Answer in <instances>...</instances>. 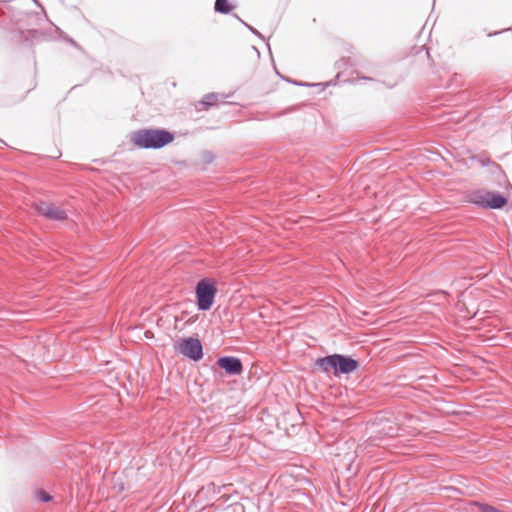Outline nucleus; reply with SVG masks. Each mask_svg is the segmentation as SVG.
<instances>
[{"label":"nucleus","mask_w":512,"mask_h":512,"mask_svg":"<svg viewBox=\"0 0 512 512\" xmlns=\"http://www.w3.org/2000/svg\"><path fill=\"white\" fill-rule=\"evenodd\" d=\"M246 26L249 28L250 31H252L254 34L256 35H259L258 31L255 30L253 27L249 26L248 24H246Z\"/></svg>","instance_id":"f8f14e48"},{"label":"nucleus","mask_w":512,"mask_h":512,"mask_svg":"<svg viewBox=\"0 0 512 512\" xmlns=\"http://www.w3.org/2000/svg\"><path fill=\"white\" fill-rule=\"evenodd\" d=\"M175 349L181 355L193 361H199L203 357V347L201 341L197 338H183L176 343Z\"/></svg>","instance_id":"39448f33"},{"label":"nucleus","mask_w":512,"mask_h":512,"mask_svg":"<svg viewBox=\"0 0 512 512\" xmlns=\"http://www.w3.org/2000/svg\"><path fill=\"white\" fill-rule=\"evenodd\" d=\"M216 293L217 289L209 279H201L196 285L198 309L201 311L209 310L214 302Z\"/></svg>","instance_id":"20e7f679"},{"label":"nucleus","mask_w":512,"mask_h":512,"mask_svg":"<svg viewBox=\"0 0 512 512\" xmlns=\"http://www.w3.org/2000/svg\"><path fill=\"white\" fill-rule=\"evenodd\" d=\"M316 365L325 373L333 372L335 376L354 372L359 363L357 360L342 354H332L317 359Z\"/></svg>","instance_id":"f03ea898"},{"label":"nucleus","mask_w":512,"mask_h":512,"mask_svg":"<svg viewBox=\"0 0 512 512\" xmlns=\"http://www.w3.org/2000/svg\"><path fill=\"white\" fill-rule=\"evenodd\" d=\"M37 496L42 502H49L52 499L51 495L43 490L38 491Z\"/></svg>","instance_id":"9d476101"},{"label":"nucleus","mask_w":512,"mask_h":512,"mask_svg":"<svg viewBox=\"0 0 512 512\" xmlns=\"http://www.w3.org/2000/svg\"><path fill=\"white\" fill-rule=\"evenodd\" d=\"M218 366L225 370L228 375H239L243 371V365L239 358L232 356L220 357L217 360Z\"/></svg>","instance_id":"0eeeda50"},{"label":"nucleus","mask_w":512,"mask_h":512,"mask_svg":"<svg viewBox=\"0 0 512 512\" xmlns=\"http://www.w3.org/2000/svg\"><path fill=\"white\" fill-rule=\"evenodd\" d=\"M466 198L467 202L483 209H502L508 203L504 195L485 189L471 191L467 194Z\"/></svg>","instance_id":"7ed1b4c3"},{"label":"nucleus","mask_w":512,"mask_h":512,"mask_svg":"<svg viewBox=\"0 0 512 512\" xmlns=\"http://www.w3.org/2000/svg\"><path fill=\"white\" fill-rule=\"evenodd\" d=\"M173 140L174 135L165 129H140L131 137L133 144L143 149H160Z\"/></svg>","instance_id":"f257e3e1"},{"label":"nucleus","mask_w":512,"mask_h":512,"mask_svg":"<svg viewBox=\"0 0 512 512\" xmlns=\"http://www.w3.org/2000/svg\"><path fill=\"white\" fill-rule=\"evenodd\" d=\"M36 209L39 214L51 220L62 221L67 218L65 210L51 203L41 201L36 205Z\"/></svg>","instance_id":"423d86ee"},{"label":"nucleus","mask_w":512,"mask_h":512,"mask_svg":"<svg viewBox=\"0 0 512 512\" xmlns=\"http://www.w3.org/2000/svg\"><path fill=\"white\" fill-rule=\"evenodd\" d=\"M479 509L481 512H502L497 508L487 505V504H479Z\"/></svg>","instance_id":"9b49d317"},{"label":"nucleus","mask_w":512,"mask_h":512,"mask_svg":"<svg viewBox=\"0 0 512 512\" xmlns=\"http://www.w3.org/2000/svg\"><path fill=\"white\" fill-rule=\"evenodd\" d=\"M215 10L219 13L227 14L231 11V6L229 5L228 0H216Z\"/></svg>","instance_id":"6e6552de"},{"label":"nucleus","mask_w":512,"mask_h":512,"mask_svg":"<svg viewBox=\"0 0 512 512\" xmlns=\"http://www.w3.org/2000/svg\"><path fill=\"white\" fill-rule=\"evenodd\" d=\"M218 98H219L218 94H216V93H209V94L204 96V98H203L201 103L203 105H205L206 107H210V106L214 105L218 101Z\"/></svg>","instance_id":"1a4fd4ad"}]
</instances>
